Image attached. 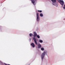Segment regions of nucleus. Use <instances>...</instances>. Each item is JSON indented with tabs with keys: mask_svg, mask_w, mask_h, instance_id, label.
<instances>
[{
	"mask_svg": "<svg viewBox=\"0 0 65 65\" xmlns=\"http://www.w3.org/2000/svg\"><path fill=\"white\" fill-rule=\"evenodd\" d=\"M32 39L34 40L35 43L36 44V45H37V40H36V39L35 38V37H33L32 38Z\"/></svg>",
	"mask_w": 65,
	"mask_h": 65,
	"instance_id": "nucleus-5",
	"label": "nucleus"
},
{
	"mask_svg": "<svg viewBox=\"0 0 65 65\" xmlns=\"http://www.w3.org/2000/svg\"><path fill=\"white\" fill-rule=\"evenodd\" d=\"M38 48H40L41 47V45L40 44H38Z\"/></svg>",
	"mask_w": 65,
	"mask_h": 65,
	"instance_id": "nucleus-7",
	"label": "nucleus"
},
{
	"mask_svg": "<svg viewBox=\"0 0 65 65\" xmlns=\"http://www.w3.org/2000/svg\"><path fill=\"white\" fill-rule=\"evenodd\" d=\"M58 2L60 4V5H61V7L62 8H63V9H65V5L64 4V2L63 1V0H58ZM63 6H64V7H63Z\"/></svg>",
	"mask_w": 65,
	"mask_h": 65,
	"instance_id": "nucleus-1",
	"label": "nucleus"
},
{
	"mask_svg": "<svg viewBox=\"0 0 65 65\" xmlns=\"http://www.w3.org/2000/svg\"><path fill=\"white\" fill-rule=\"evenodd\" d=\"M37 0H31V1L34 5H36L35 2H36Z\"/></svg>",
	"mask_w": 65,
	"mask_h": 65,
	"instance_id": "nucleus-6",
	"label": "nucleus"
},
{
	"mask_svg": "<svg viewBox=\"0 0 65 65\" xmlns=\"http://www.w3.org/2000/svg\"><path fill=\"white\" fill-rule=\"evenodd\" d=\"M64 20H65V18H64Z\"/></svg>",
	"mask_w": 65,
	"mask_h": 65,
	"instance_id": "nucleus-18",
	"label": "nucleus"
},
{
	"mask_svg": "<svg viewBox=\"0 0 65 65\" xmlns=\"http://www.w3.org/2000/svg\"><path fill=\"white\" fill-rule=\"evenodd\" d=\"M37 35V34L36 33V32H34V37H36Z\"/></svg>",
	"mask_w": 65,
	"mask_h": 65,
	"instance_id": "nucleus-8",
	"label": "nucleus"
},
{
	"mask_svg": "<svg viewBox=\"0 0 65 65\" xmlns=\"http://www.w3.org/2000/svg\"><path fill=\"white\" fill-rule=\"evenodd\" d=\"M40 20V18L39 17V13H37V22H39V21Z\"/></svg>",
	"mask_w": 65,
	"mask_h": 65,
	"instance_id": "nucleus-4",
	"label": "nucleus"
},
{
	"mask_svg": "<svg viewBox=\"0 0 65 65\" xmlns=\"http://www.w3.org/2000/svg\"><path fill=\"white\" fill-rule=\"evenodd\" d=\"M38 12H42V10H38Z\"/></svg>",
	"mask_w": 65,
	"mask_h": 65,
	"instance_id": "nucleus-16",
	"label": "nucleus"
},
{
	"mask_svg": "<svg viewBox=\"0 0 65 65\" xmlns=\"http://www.w3.org/2000/svg\"><path fill=\"white\" fill-rule=\"evenodd\" d=\"M41 51H44V48L43 47H42L41 48Z\"/></svg>",
	"mask_w": 65,
	"mask_h": 65,
	"instance_id": "nucleus-15",
	"label": "nucleus"
},
{
	"mask_svg": "<svg viewBox=\"0 0 65 65\" xmlns=\"http://www.w3.org/2000/svg\"><path fill=\"white\" fill-rule=\"evenodd\" d=\"M39 42L40 43H42V42H43V41H42V40H39Z\"/></svg>",
	"mask_w": 65,
	"mask_h": 65,
	"instance_id": "nucleus-12",
	"label": "nucleus"
},
{
	"mask_svg": "<svg viewBox=\"0 0 65 65\" xmlns=\"http://www.w3.org/2000/svg\"><path fill=\"white\" fill-rule=\"evenodd\" d=\"M45 54H46V52L44 51L41 55V58L42 61H43V59L44 58V57H45Z\"/></svg>",
	"mask_w": 65,
	"mask_h": 65,
	"instance_id": "nucleus-3",
	"label": "nucleus"
},
{
	"mask_svg": "<svg viewBox=\"0 0 65 65\" xmlns=\"http://www.w3.org/2000/svg\"><path fill=\"white\" fill-rule=\"evenodd\" d=\"M52 2V4L53 5L55 6L56 7H58V4L56 3V0H51Z\"/></svg>",
	"mask_w": 65,
	"mask_h": 65,
	"instance_id": "nucleus-2",
	"label": "nucleus"
},
{
	"mask_svg": "<svg viewBox=\"0 0 65 65\" xmlns=\"http://www.w3.org/2000/svg\"><path fill=\"white\" fill-rule=\"evenodd\" d=\"M33 34L31 33H30L29 34V36L30 37H31V36H33Z\"/></svg>",
	"mask_w": 65,
	"mask_h": 65,
	"instance_id": "nucleus-13",
	"label": "nucleus"
},
{
	"mask_svg": "<svg viewBox=\"0 0 65 65\" xmlns=\"http://www.w3.org/2000/svg\"><path fill=\"white\" fill-rule=\"evenodd\" d=\"M40 15L41 17H43V14L42 13H40Z\"/></svg>",
	"mask_w": 65,
	"mask_h": 65,
	"instance_id": "nucleus-11",
	"label": "nucleus"
},
{
	"mask_svg": "<svg viewBox=\"0 0 65 65\" xmlns=\"http://www.w3.org/2000/svg\"><path fill=\"white\" fill-rule=\"evenodd\" d=\"M0 64H2V65H8V64H6L5 63H3L2 62H1V61H0Z\"/></svg>",
	"mask_w": 65,
	"mask_h": 65,
	"instance_id": "nucleus-9",
	"label": "nucleus"
},
{
	"mask_svg": "<svg viewBox=\"0 0 65 65\" xmlns=\"http://www.w3.org/2000/svg\"><path fill=\"white\" fill-rule=\"evenodd\" d=\"M29 40H30V41H31V39H29Z\"/></svg>",
	"mask_w": 65,
	"mask_h": 65,
	"instance_id": "nucleus-17",
	"label": "nucleus"
},
{
	"mask_svg": "<svg viewBox=\"0 0 65 65\" xmlns=\"http://www.w3.org/2000/svg\"><path fill=\"white\" fill-rule=\"evenodd\" d=\"M31 46H32L33 47H35V44L34 43H33L31 44Z\"/></svg>",
	"mask_w": 65,
	"mask_h": 65,
	"instance_id": "nucleus-10",
	"label": "nucleus"
},
{
	"mask_svg": "<svg viewBox=\"0 0 65 65\" xmlns=\"http://www.w3.org/2000/svg\"><path fill=\"white\" fill-rule=\"evenodd\" d=\"M37 36L38 38H40V36H39V35H37Z\"/></svg>",
	"mask_w": 65,
	"mask_h": 65,
	"instance_id": "nucleus-14",
	"label": "nucleus"
}]
</instances>
